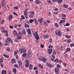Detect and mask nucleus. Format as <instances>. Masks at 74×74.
<instances>
[{
  "instance_id": "obj_1",
  "label": "nucleus",
  "mask_w": 74,
  "mask_h": 74,
  "mask_svg": "<svg viewBox=\"0 0 74 74\" xmlns=\"http://www.w3.org/2000/svg\"><path fill=\"white\" fill-rule=\"evenodd\" d=\"M27 31L28 33H29L27 35L28 36V37H32V33H31V31H30V29H27Z\"/></svg>"
},
{
  "instance_id": "obj_2",
  "label": "nucleus",
  "mask_w": 74,
  "mask_h": 74,
  "mask_svg": "<svg viewBox=\"0 0 74 74\" xmlns=\"http://www.w3.org/2000/svg\"><path fill=\"white\" fill-rule=\"evenodd\" d=\"M29 63L30 62H29V60H26L25 65V66L26 67H29Z\"/></svg>"
},
{
  "instance_id": "obj_3",
  "label": "nucleus",
  "mask_w": 74,
  "mask_h": 74,
  "mask_svg": "<svg viewBox=\"0 0 74 74\" xmlns=\"http://www.w3.org/2000/svg\"><path fill=\"white\" fill-rule=\"evenodd\" d=\"M8 41H10V42L11 43V44H12V43H13V42H12V40L11 38H7V40H5V42L6 43H7V41H8Z\"/></svg>"
},
{
  "instance_id": "obj_4",
  "label": "nucleus",
  "mask_w": 74,
  "mask_h": 74,
  "mask_svg": "<svg viewBox=\"0 0 74 74\" xmlns=\"http://www.w3.org/2000/svg\"><path fill=\"white\" fill-rule=\"evenodd\" d=\"M28 12H27V11H25L24 12V15L26 19H28V16H27V13Z\"/></svg>"
},
{
  "instance_id": "obj_5",
  "label": "nucleus",
  "mask_w": 74,
  "mask_h": 74,
  "mask_svg": "<svg viewBox=\"0 0 74 74\" xmlns=\"http://www.w3.org/2000/svg\"><path fill=\"white\" fill-rule=\"evenodd\" d=\"M56 34V35H58L59 36H61V32L60 31H56L55 32Z\"/></svg>"
},
{
  "instance_id": "obj_6",
  "label": "nucleus",
  "mask_w": 74,
  "mask_h": 74,
  "mask_svg": "<svg viewBox=\"0 0 74 74\" xmlns=\"http://www.w3.org/2000/svg\"><path fill=\"white\" fill-rule=\"evenodd\" d=\"M54 62H57V63H60L62 62V60H58V58H56V59H55L54 60Z\"/></svg>"
},
{
  "instance_id": "obj_7",
  "label": "nucleus",
  "mask_w": 74,
  "mask_h": 74,
  "mask_svg": "<svg viewBox=\"0 0 74 74\" xmlns=\"http://www.w3.org/2000/svg\"><path fill=\"white\" fill-rule=\"evenodd\" d=\"M46 65H47V66L49 67H53V65H51V64H49L48 63H47Z\"/></svg>"
},
{
  "instance_id": "obj_8",
  "label": "nucleus",
  "mask_w": 74,
  "mask_h": 74,
  "mask_svg": "<svg viewBox=\"0 0 74 74\" xmlns=\"http://www.w3.org/2000/svg\"><path fill=\"white\" fill-rule=\"evenodd\" d=\"M55 56L53 55H52L51 58V60L53 61V60H54V59H55Z\"/></svg>"
},
{
  "instance_id": "obj_9",
  "label": "nucleus",
  "mask_w": 74,
  "mask_h": 74,
  "mask_svg": "<svg viewBox=\"0 0 74 74\" xmlns=\"http://www.w3.org/2000/svg\"><path fill=\"white\" fill-rule=\"evenodd\" d=\"M18 62L19 66H21L22 65V61L21 60H18Z\"/></svg>"
},
{
  "instance_id": "obj_10",
  "label": "nucleus",
  "mask_w": 74,
  "mask_h": 74,
  "mask_svg": "<svg viewBox=\"0 0 74 74\" xmlns=\"http://www.w3.org/2000/svg\"><path fill=\"white\" fill-rule=\"evenodd\" d=\"M48 52L49 54L50 55L52 53V49H49L48 50Z\"/></svg>"
},
{
  "instance_id": "obj_11",
  "label": "nucleus",
  "mask_w": 74,
  "mask_h": 74,
  "mask_svg": "<svg viewBox=\"0 0 74 74\" xmlns=\"http://www.w3.org/2000/svg\"><path fill=\"white\" fill-rule=\"evenodd\" d=\"M44 21V18H41L40 19H38V21L40 23H42V21Z\"/></svg>"
},
{
  "instance_id": "obj_12",
  "label": "nucleus",
  "mask_w": 74,
  "mask_h": 74,
  "mask_svg": "<svg viewBox=\"0 0 74 74\" xmlns=\"http://www.w3.org/2000/svg\"><path fill=\"white\" fill-rule=\"evenodd\" d=\"M57 1L58 3L61 4L62 3V1H63V0H57Z\"/></svg>"
},
{
  "instance_id": "obj_13",
  "label": "nucleus",
  "mask_w": 74,
  "mask_h": 74,
  "mask_svg": "<svg viewBox=\"0 0 74 74\" xmlns=\"http://www.w3.org/2000/svg\"><path fill=\"white\" fill-rule=\"evenodd\" d=\"M44 59V57H39V59L40 60V61H43V59Z\"/></svg>"
},
{
  "instance_id": "obj_14",
  "label": "nucleus",
  "mask_w": 74,
  "mask_h": 74,
  "mask_svg": "<svg viewBox=\"0 0 74 74\" xmlns=\"http://www.w3.org/2000/svg\"><path fill=\"white\" fill-rule=\"evenodd\" d=\"M13 33L14 35H17V36H18V34H17V32H16V31L15 30H14L13 31Z\"/></svg>"
},
{
  "instance_id": "obj_15",
  "label": "nucleus",
  "mask_w": 74,
  "mask_h": 74,
  "mask_svg": "<svg viewBox=\"0 0 74 74\" xmlns=\"http://www.w3.org/2000/svg\"><path fill=\"white\" fill-rule=\"evenodd\" d=\"M47 59L45 58H44L43 59V61H42V62H43L44 63H46V62H47Z\"/></svg>"
},
{
  "instance_id": "obj_16",
  "label": "nucleus",
  "mask_w": 74,
  "mask_h": 74,
  "mask_svg": "<svg viewBox=\"0 0 74 74\" xmlns=\"http://www.w3.org/2000/svg\"><path fill=\"white\" fill-rule=\"evenodd\" d=\"M43 36L44 37V38H48L49 37V36L48 35H43Z\"/></svg>"
},
{
  "instance_id": "obj_17",
  "label": "nucleus",
  "mask_w": 74,
  "mask_h": 74,
  "mask_svg": "<svg viewBox=\"0 0 74 74\" xmlns=\"http://www.w3.org/2000/svg\"><path fill=\"white\" fill-rule=\"evenodd\" d=\"M12 15H10L9 16V20H10V21H11V19H12Z\"/></svg>"
},
{
  "instance_id": "obj_18",
  "label": "nucleus",
  "mask_w": 74,
  "mask_h": 74,
  "mask_svg": "<svg viewBox=\"0 0 74 74\" xmlns=\"http://www.w3.org/2000/svg\"><path fill=\"white\" fill-rule=\"evenodd\" d=\"M25 28L29 27H30V26L29 25H28L26 23H25Z\"/></svg>"
},
{
  "instance_id": "obj_19",
  "label": "nucleus",
  "mask_w": 74,
  "mask_h": 74,
  "mask_svg": "<svg viewBox=\"0 0 74 74\" xmlns=\"http://www.w3.org/2000/svg\"><path fill=\"white\" fill-rule=\"evenodd\" d=\"M1 73L2 74H5L7 73V71H6L3 70L2 71Z\"/></svg>"
},
{
  "instance_id": "obj_20",
  "label": "nucleus",
  "mask_w": 74,
  "mask_h": 74,
  "mask_svg": "<svg viewBox=\"0 0 74 74\" xmlns=\"http://www.w3.org/2000/svg\"><path fill=\"white\" fill-rule=\"evenodd\" d=\"M35 38L37 40H39V38H40V37H39V36H38V35H37V36H35Z\"/></svg>"
},
{
  "instance_id": "obj_21",
  "label": "nucleus",
  "mask_w": 74,
  "mask_h": 74,
  "mask_svg": "<svg viewBox=\"0 0 74 74\" xmlns=\"http://www.w3.org/2000/svg\"><path fill=\"white\" fill-rule=\"evenodd\" d=\"M33 36H34V37H35L36 36H38V33H37V32H36L34 34H33Z\"/></svg>"
},
{
  "instance_id": "obj_22",
  "label": "nucleus",
  "mask_w": 74,
  "mask_h": 74,
  "mask_svg": "<svg viewBox=\"0 0 74 74\" xmlns=\"http://www.w3.org/2000/svg\"><path fill=\"white\" fill-rule=\"evenodd\" d=\"M28 56L29 58V57H32V54H31V53H28Z\"/></svg>"
},
{
  "instance_id": "obj_23",
  "label": "nucleus",
  "mask_w": 74,
  "mask_h": 74,
  "mask_svg": "<svg viewBox=\"0 0 74 74\" xmlns=\"http://www.w3.org/2000/svg\"><path fill=\"white\" fill-rule=\"evenodd\" d=\"M65 21H66L64 20H61L60 21V23H64V22H65Z\"/></svg>"
},
{
  "instance_id": "obj_24",
  "label": "nucleus",
  "mask_w": 74,
  "mask_h": 74,
  "mask_svg": "<svg viewBox=\"0 0 74 74\" xmlns=\"http://www.w3.org/2000/svg\"><path fill=\"white\" fill-rule=\"evenodd\" d=\"M36 4H40L41 2H40L39 0H37L36 1Z\"/></svg>"
},
{
  "instance_id": "obj_25",
  "label": "nucleus",
  "mask_w": 74,
  "mask_h": 74,
  "mask_svg": "<svg viewBox=\"0 0 74 74\" xmlns=\"http://www.w3.org/2000/svg\"><path fill=\"white\" fill-rule=\"evenodd\" d=\"M29 13L31 14H32V15H34V11L29 12Z\"/></svg>"
},
{
  "instance_id": "obj_26",
  "label": "nucleus",
  "mask_w": 74,
  "mask_h": 74,
  "mask_svg": "<svg viewBox=\"0 0 74 74\" xmlns=\"http://www.w3.org/2000/svg\"><path fill=\"white\" fill-rule=\"evenodd\" d=\"M16 69L15 68H14L13 69V72L14 73V74H15V73H16Z\"/></svg>"
},
{
  "instance_id": "obj_27",
  "label": "nucleus",
  "mask_w": 74,
  "mask_h": 74,
  "mask_svg": "<svg viewBox=\"0 0 74 74\" xmlns=\"http://www.w3.org/2000/svg\"><path fill=\"white\" fill-rule=\"evenodd\" d=\"M32 67H33L32 65V64H30L29 66V70H32Z\"/></svg>"
},
{
  "instance_id": "obj_28",
  "label": "nucleus",
  "mask_w": 74,
  "mask_h": 74,
  "mask_svg": "<svg viewBox=\"0 0 74 74\" xmlns=\"http://www.w3.org/2000/svg\"><path fill=\"white\" fill-rule=\"evenodd\" d=\"M22 49H23V53H25V52H26V49L22 48Z\"/></svg>"
},
{
  "instance_id": "obj_29",
  "label": "nucleus",
  "mask_w": 74,
  "mask_h": 74,
  "mask_svg": "<svg viewBox=\"0 0 74 74\" xmlns=\"http://www.w3.org/2000/svg\"><path fill=\"white\" fill-rule=\"evenodd\" d=\"M38 65L39 66V67L40 68V69H43V66L41 65L40 64H38Z\"/></svg>"
},
{
  "instance_id": "obj_30",
  "label": "nucleus",
  "mask_w": 74,
  "mask_h": 74,
  "mask_svg": "<svg viewBox=\"0 0 74 74\" xmlns=\"http://www.w3.org/2000/svg\"><path fill=\"white\" fill-rule=\"evenodd\" d=\"M58 71H59V69H58L57 68H56L55 69V71L56 72H58Z\"/></svg>"
},
{
  "instance_id": "obj_31",
  "label": "nucleus",
  "mask_w": 74,
  "mask_h": 74,
  "mask_svg": "<svg viewBox=\"0 0 74 74\" xmlns=\"http://www.w3.org/2000/svg\"><path fill=\"white\" fill-rule=\"evenodd\" d=\"M3 56H4V57H5V58H9V56H8L6 55L5 54H3Z\"/></svg>"
},
{
  "instance_id": "obj_32",
  "label": "nucleus",
  "mask_w": 74,
  "mask_h": 74,
  "mask_svg": "<svg viewBox=\"0 0 74 74\" xmlns=\"http://www.w3.org/2000/svg\"><path fill=\"white\" fill-rule=\"evenodd\" d=\"M22 33L24 34H26V31L24 29L23 30Z\"/></svg>"
},
{
  "instance_id": "obj_33",
  "label": "nucleus",
  "mask_w": 74,
  "mask_h": 74,
  "mask_svg": "<svg viewBox=\"0 0 74 74\" xmlns=\"http://www.w3.org/2000/svg\"><path fill=\"white\" fill-rule=\"evenodd\" d=\"M23 56L24 58H26V53H24L23 54Z\"/></svg>"
},
{
  "instance_id": "obj_34",
  "label": "nucleus",
  "mask_w": 74,
  "mask_h": 74,
  "mask_svg": "<svg viewBox=\"0 0 74 74\" xmlns=\"http://www.w3.org/2000/svg\"><path fill=\"white\" fill-rule=\"evenodd\" d=\"M34 19L35 21V23H36V24H38V21H37L36 20V18H34Z\"/></svg>"
},
{
  "instance_id": "obj_35",
  "label": "nucleus",
  "mask_w": 74,
  "mask_h": 74,
  "mask_svg": "<svg viewBox=\"0 0 74 74\" xmlns=\"http://www.w3.org/2000/svg\"><path fill=\"white\" fill-rule=\"evenodd\" d=\"M12 63H15V60L14 59H12Z\"/></svg>"
},
{
  "instance_id": "obj_36",
  "label": "nucleus",
  "mask_w": 74,
  "mask_h": 74,
  "mask_svg": "<svg viewBox=\"0 0 74 74\" xmlns=\"http://www.w3.org/2000/svg\"><path fill=\"white\" fill-rule=\"evenodd\" d=\"M66 51H71V49L70 48H67L66 49Z\"/></svg>"
},
{
  "instance_id": "obj_37",
  "label": "nucleus",
  "mask_w": 74,
  "mask_h": 74,
  "mask_svg": "<svg viewBox=\"0 0 74 74\" xmlns=\"http://www.w3.org/2000/svg\"><path fill=\"white\" fill-rule=\"evenodd\" d=\"M69 25H70V23H67L66 24V25H64V26H69Z\"/></svg>"
},
{
  "instance_id": "obj_38",
  "label": "nucleus",
  "mask_w": 74,
  "mask_h": 74,
  "mask_svg": "<svg viewBox=\"0 0 74 74\" xmlns=\"http://www.w3.org/2000/svg\"><path fill=\"white\" fill-rule=\"evenodd\" d=\"M55 26L57 27H59V25H58V24L57 23H55Z\"/></svg>"
},
{
  "instance_id": "obj_39",
  "label": "nucleus",
  "mask_w": 74,
  "mask_h": 74,
  "mask_svg": "<svg viewBox=\"0 0 74 74\" xmlns=\"http://www.w3.org/2000/svg\"><path fill=\"white\" fill-rule=\"evenodd\" d=\"M34 21L33 20L31 19V20H29V23H32V22H34Z\"/></svg>"
},
{
  "instance_id": "obj_40",
  "label": "nucleus",
  "mask_w": 74,
  "mask_h": 74,
  "mask_svg": "<svg viewBox=\"0 0 74 74\" xmlns=\"http://www.w3.org/2000/svg\"><path fill=\"white\" fill-rule=\"evenodd\" d=\"M4 0H2L1 1V5L3 4H4Z\"/></svg>"
},
{
  "instance_id": "obj_41",
  "label": "nucleus",
  "mask_w": 74,
  "mask_h": 74,
  "mask_svg": "<svg viewBox=\"0 0 74 74\" xmlns=\"http://www.w3.org/2000/svg\"><path fill=\"white\" fill-rule=\"evenodd\" d=\"M19 51L20 53H22V51H23L22 49H19Z\"/></svg>"
},
{
  "instance_id": "obj_42",
  "label": "nucleus",
  "mask_w": 74,
  "mask_h": 74,
  "mask_svg": "<svg viewBox=\"0 0 74 74\" xmlns=\"http://www.w3.org/2000/svg\"><path fill=\"white\" fill-rule=\"evenodd\" d=\"M5 21V20H3L1 22V24H3L4 23V22Z\"/></svg>"
},
{
  "instance_id": "obj_43",
  "label": "nucleus",
  "mask_w": 74,
  "mask_h": 74,
  "mask_svg": "<svg viewBox=\"0 0 74 74\" xmlns=\"http://www.w3.org/2000/svg\"><path fill=\"white\" fill-rule=\"evenodd\" d=\"M57 67L58 69H59V68L60 67V66L59 64H57Z\"/></svg>"
},
{
  "instance_id": "obj_44",
  "label": "nucleus",
  "mask_w": 74,
  "mask_h": 74,
  "mask_svg": "<svg viewBox=\"0 0 74 74\" xmlns=\"http://www.w3.org/2000/svg\"><path fill=\"white\" fill-rule=\"evenodd\" d=\"M49 49H51V48H52V46L51 45H50L49 46Z\"/></svg>"
},
{
  "instance_id": "obj_45",
  "label": "nucleus",
  "mask_w": 74,
  "mask_h": 74,
  "mask_svg": "<svg viewBox=\"0 0 74 74\" xmlns=\"http://www.w3.org/2000/svg\"><path fill=\"white\" fill-rule=\"evenodd\" d=\"M64 6L65 8H68V5H66V4H64Z\"/></svg>"
},
{
  "instance_id": "obj_46",
  "label": "nucleus",
  "mask_w": 74,
  "mask_h": 74,
  "mask_svg": "<svg viewBox=\"0 0 74 74\" xmlns=\"http://www.w3.org/2000/svg\"><path fill=\"white\" fill-rule=\"evenodd\" d=\"M21 17L23 19H25V18L23 15H22Z\"/></svg>"
},
{
  "instance_id": "obj_47",
  "label": "nucleus",
  "mask_w": 74,
  "mask_h": 74,
  "mask_svg": "<svg viewBox=\"0 0 74 74\" xmlns=\"http://www.w3.org/2000/svg\"><path fill=\"white\" fill-rule=\"evenodd\" d=\"M3 33H8V31L7 30H4L2 31Z\"/></svg>"
},
{
  "instance_id": "obj_48",
  "label": "nucleus",
  "mask_w": 74,
  "mask_h": 74,
  "mask_svg": "<svg viewBox=\"0 0 74 74\" xmlns=\"http://www.w3.org/2000/svg\"><path fill=\"white\" fill-rule=\"evenodd\" d=\"M71 40H70V39H69L67 40V42L68 43H69L70 42H71Z\"/></svg>"
},
{
  "instance_id": "obj_49",
  "label": "nucleus",
  "mask_w": 74,
  "mask_h": 74,
  "mask_svg": "<svg viewBox=\"0 0 74 74\" xmlns=\"http://www.w3.org/2000/svg\"><path fill=\"white\" fill-rule=\"evenodd\" d=\"M70 47H74V44L73 43L71 44L70 45Z\"/></svg>"
},
{
  "instance_id": "obj_50",
  "label": "nucleus",
  "mask_w": 74,
  "mask_h": 74,
  "mask_svg": "<svg viewBox=\"0 0 74 74\" xmlns=\"http://www.w3.org/2000/svg\"><path fill=\"white\" fill-rule=\"evenodd\" d=\"M34 69L35 71L37 70V68L36 67H34Z\"/></svg>"
},
{
  "instance_id": "obj_51",
  "label": "nucleus",
  "mask_w": 74,
  "mask_h": 74,
  "mask_svg": "<svg viewBox=\"0 0 74 74\" xmlns=\"http://www.w3.org/2000/svg\"><path fill=\"white\" fill-rule=\"evenodd\" d=\"M56 51H54L53 52V55H56Z\"/></svg>"
},
{
  "instance_id": "obj_52",
  "label": "nucleus",
  "mask_w": 74,
  "mask_h": 74,
  "mask_svg": "<svg viewBox=\"0 0 74 74\" xmlns=\"http://www.w3.org/2000/svg\"><path fill=\"white\" fill-rule=\"evenodd\" d=\"M49 41L50 42H52V39H50L49 40Z\"/></svg>"
},
{
  "instance_id": "obj_53",
  "label": "nucleus",
  "mask_w": 74,
  "mask_h": 74,
  "mask_svg": "<svg viewBox=\"0 0 74 74\" xmlns=\"http://www.w3.org/2000/svg\"><path fill=\"white\" fill-rule=\"evenodd\" d=\"M62 16L63 17H66V15L64 14H62Z\"/></svg>"
},
{
  "instance_id": "obj_54",
  "label": "nucleus",
  "mask_w": 74,
  "mask_h": 74,
  "mask_svg": "<svg viewBox=\"0 0 74 74\" xmlns=\"http://www.w3.org/2000/svg\"><path fill=\"white\" fill-rule=\"evenodd\" d=\"M43 25H47V23H46V22H45V21H44V22Z\"/></svg>"
},
{
  "instance_id": "obj_55",
  "label": "nucleus",
  "mask_w": 74,
  "mask_h": 74,
  "mask_svg": "<svg viewBox=\"0 0 74 74\" xmlns=\"http://www.w3.org/2000/svg\"><path fill=\"white\" fill-rule=\"evenodd\" d=\"M17 39H19V40L21 38V36H18L17 37Z\"/></svg>"
},
{
  "instance_id": "obj_56",
  "label": "nucleus",
  "mask_w": 74,
  "mask_h": 74,
  "mask_svg": "<svg viewBox=\"0 0 74 74\" xmlns=\"http://www.w3.org/2000/svg\"><path fill=\"white\" fill-rule=\"evenodd\" d=\"M54 14H55V15H57V14H58V12H54Z\"/></svg>"
},
{
  "instance_id": "obj_57",
  "label": "nucleus",
  "mask_w": 74,
  "mask_h": 74,
  "mask_svg": "<svg viewBox=\"0 0 74 74\" xmlns=\"http://www.w3.org/2000/svg\"><path fill=\"white\" fill-rule=\"evenodd\" d=\"M35 73L36 74H38V70L36 71Z\"/></svg>"
},
{
  "instance_id": "obj_58",
  "label": "nucleus",
  "mask_w": 74,
  "mask_h": 74,
  "mask_svg": "<svg viewBox=\"0 0 74 74\" xmlns=\"http://www.w3.org/2000/svg\"><path fill=\"white\" fill-rule=\"evenodd\" d=\"M3 62V60L1 59H0V63H2Z\"/></svg>"
},
{
  "instance_id": "obj_59",
  "label": "nucleus",
  "mask_w": 74,
  "mask_h": 74,
  "mask_svg": "<svg viewBox=\"0 0 74 74\" xmlns=\"http://www.w3.org/2000/svg\"><path fill=\"white\" fill-rule=\"evenodd\" d=\"M65 37H66L67 38H70V36H69L66 35Z\"/></svg>"
},
{
  "instance_id": "obj_60",
  "label": "nucleus",
  "mask_w": 74,
  "mask_h": 74,
  "mask_svg": "<svg viewBox=\"0 0 74 74\" xmlns=\"http://www.w3.org/2000/svg\"><path fill=\"white\" fill-rule=\"evenodd\" d=\"M8 73L9 74H11V71H8Z\"/></svg>"
},
{
  "instance_id": "obj_61",
  "label": "nucleus",
  "mask_w": 74,
  "mask_h": 74,
  "mask_svg": "<svg viewBox=\"0 0 74 74\" xmlns=\"http://www.w3.org/2000/svg\"><path fill=\"white\" fill-rule=\"evenodd\" d=\"M7 10V8H6V7L5 6L4 8L3 9V10L4 11H5Z\"/></svg>"
},
{
  "instance_id": "obj_62",
  "label": "nucleus",
  "mask_w": 74,
  "mask_h": 74,
  "mask_svg": "<svg viewBox=\"0 0 74 74\" xmlns=\"http://www.w3.org/2000/svg\"><path fill=\"white\" fill-rule=\"evenodd\" d=\"M48 15L49 16H51V12H49L48 13Z\"/></svg>"
},
{
  "instance_id": "obj_63",
  "label": "nucleus",
  "mask_w": 74,
  "mask_h": 74,
  "mask_svg": "<svg viewBox=\"0 0 74 74\" xmlns=\"http://www.w3.org/2000/svg\"><path fill=\"white\" fill-rule=\"evenodd\" d=\"M63 65H64V66H67V64L65 63H63Z\"/></svg>"
},
{
  "instance_id": "obj_64",
  "label": "nucleus",
  "mask_w": 74,
  "mask_h": 74,
  "mask_svg": "<svg viewBox=\"0 0 74 74\" xmlns=\"http://www.w3.org/2000/svg\"><path fill=\"white\" fill-rule=\"evenodd\" d=\"M1 30H4V27H1Z\"/></svg>"
}]
</instances>
